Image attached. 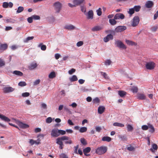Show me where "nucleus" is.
Listing matches in <instances>:
<instances>
[{
    "label": "nucleus",
    "mask_w": 158,
    "mask_h": 158,
    "mask_svg": "<svg viewBox=\"0 0 158 158\" xmlns=\"http://www.w3.org/2000/svg\"><path fill=\"white\" fill-rule=\"evenodd\" d=\"M107 151V148L105 146H101L98 147L95 151V153L99 155H101L104 154Z\"/></svg>",
    "instance_id": "obj_1"
},
{
    "label": "nucleus",
    "mask_w": 158,
    "mask_h": 158,
    "mask_svg": "<svg viewBox=\"0 0 158 158\" xmlns=\"http://www.w3.org/2000/svg\"><path fill=\"white\" fill-rule=\"evenodd\" d=\"M115 44L116 46L120 48L125 49L127 48V47L120 40H116Z\"/></svg>",
    "instance_id": "obj_2"
},
{
    "label": "nucleus",
    "mask_w": 158,
    "mask_h": 158,
    "mask_svg": "<svg viewBox=\"0 0 158 158\" xmlns=\"http://www.w3.org/2000/svg\"><path fill=\"white\" fill-rule=\"evenodd\" d=\"M139 18L138 16H135L132 19L131 25L133 27H135L137 26L139 23Z\"/></svg>",
    "instance_id": "obj_3"
},
{
    "label": "nucleus",
    "mask_w": 158,
    "mask_h": 158,
    "mask_svg": "<svg viewBox=\"0 0 158 158\" xmlns=\"http://www.w3.org/2000/svg\"><path fill=\"white\" fill-rule=\"evenodd\" d=\"M155 66V63L153 62L152 61H150L147 62L145 65L146 69L149 70H152L153 69Z\"/></svg>",
    "instance_id": "obj_4"
},
{
    "label": "nucleus",
    "mask_w": 158,
    "mask_h": 158,
    "mask_svg": "<svg viewBox=\"0 0 158 158\" xmlns=\"http://www.w3.org/2000/svg\"><path fill=\"white\" fill-rule=\"evenodd\" d=\"M53 5L56 11L58 13L59 12L62 6L61 3L58 2L54 3Z\"/></svg>",
    "instance_id": "obj_5"
},
{
    "label": "nucleus",
    "mask_w": 158,
    "mask_h": 158,
    "mask_svg": "<svg viewBox=\"0 0 158 158\" xmlns=\"http://www.w3.org/2000/svg\"><path fill=\"white\" fill-rule=\"evenodd\" d=\"M127 29V27L124 26H119L115 28V31L116 33L121 32Z\"/></svg>",
    "instance_id": "obj_6"
},
{
    "label": "nucleus",
    "mask_w": 158,
    "mask_h": 158,
    "mask_svg": "<svg viewBox=\"0 0 158 158\" xmlns=\"http://www.w3.org/2000/svg\"><path fill=\"white\" fill-rule=\"evenodd\" d=\"M16 123L20 127L22 128L26 129L29 127V126L28 125L24 123L19 121H17Z\"/></svg>",
    "instance_id": "obj_7"
},
{
    "label": "nucleus",
    "mask_w": 158,
    "mask_h": 158,
    "mask_svg": "<svg viewBox=\"0 0 158 158\" xmlns=\"http://www.w3.org/2000/svg\"><path fill=\"white\" fill-rule=\"evenodd\" d=\"M124 18V15L123 14L121 13H117L114 16V19L116 20L119 19H123Z\"/></svg>",
    "instance_id": "obj_8"
},
{
    "label": "nucleus",
    "mask_w": 158,
    "mask_h": 158,
    "mask_svg": "<svg viewBox=\"0 0 158 158\" xmlns=\"http://www.w3.org/2000/svg\"><path fill=\"white\" fill-rule=\"evenodd\" d=\"M15 90V89L11 87H5L3 89V91L4 93H9L12 92Z\"/></svg>",
    "instance_id": "obj_9"
},
{
    "label": "nucleus",
    "mask_w": 158,
    "mask_h": 158,
    "mask_svg": "<svg viewBox=\"0 0 158 158\" xmlns=\"http://www.w3.org/2000/svg\"><path fill=\"white\" fill-rule=\"evenodd\" d=\"M52 136L56 137L59 136V134L58 132V129H54L52 130L51 133Z\"/></svg>",
    "instance_id": "obj_10"
},
{
    "label": "nucleus",
    "mask_w": 158,
    "mask_h": 158,
    "mask_svg": "<svg viewBox=\"0 0 158 158\" xmlns=\"http://www.w3.org/2000/svg\"><path fill=\"white\" fill-rule=\"evenodd\" d=\"M113 39V36L111 34L108 35L106 37H104L103 40L105 42H107L109 41L110 40H112Z\"/></svg>",
    "instance_id": "obj_11"
},
{
    "label": "nucleus",
    "mask_w": 158,
    "mask_h": 158,
    "mask_svg": "<svg viewBox=\"0 0 158 158\" xmlns=\"http://www.w3.org/2000/svg\"><path fill=\"white\" fill-rule=\"evenodd\" d=\"M64 28L68 30H72L75 29L76 27L73 25L69 24L65 25Z\"/></svg>",
    "instance_id": "obj_12"
},
{
    "label": "nucleus",
    "mask_w": 158,
    "mask_h": 158,
    "mask_svg": "<svg viewBox=\"0 0 158 158\" xmlns=\"http://www.w3.org/2000/svg\"><path fill=\"white\" fill-rule=\"evenodd\" d=\"M37 64L36 63H31L28 66V68L30 70H32L35 69L37 66Z\"/></svg>",
    "instance_id": "obj_13"
},
{
    "label": "nucleus",
    "mask_w": 158,
    "mask_h": 158,
    "mask_svg": "<svg viewBox=\"0 0 158 158\" xmlns=\"http://www.w3.org/2000/svg\"><path fill=\"white\" fill-rule=\"evenodd\" d=\"M93 12L92 10H89L87 15V18L88 19H92L93 18Z\"/></svg>",
    "instance_id": "obj_14"
},
{
    "label": "nucleus",
    "mask_w": 158,
    "mask_h": 158,
    "mask_svg": "<svg viewBox=\"0 0 158 158\" xmlns=\"http://www.w3.org/2000/svg\"><path fill=\"white\" fill-rule=\"evenodd\" d=\"M137 98L139 99L143 100L145 99L146 97L143 94L139 93L137 94Z\"/></svg>",
    "instance_id": "obj_15"
},
{
    "label": "nucleus",
    "mask_w": 158,
    "mask_h": 158,
    "mask_svg": "<svg viewBox=\"0 0 158 158\" xmlns=\"http://www.w3.org/2000/svg\"><path fill=\"white\" fill-rule=\"evenodd\" d=\"M153 5V2L150 1H149L147 2L145 4L146 7L148 8H151Z\"/></svg>",
    "instance_id": "obj_16"
},
{
    "label": "nucleus",
    "mask_w": 158,
    "mask_h": 158,
    "mask_svg": "<svg viewBox=\"0 0 158 158\" xmlns=\"http://www.w3.org/2000/svg\"><path fill=\"white\" fill-rule=\"evenodd\" d=\"M8 48V45L6 44H0V50L3 51L6 50Z\"/></svg>",
    "instance_id": "obj_17"
},
{
    "label": "nucleus",
    "mask_w": 158,
    "mask_h": 158,
    "mask_svg": "<svg viewBox=\"0 0 158 158\" xmlns=\"http://www.w3.org/2000/svg\"><path fill=\"white\" fill-rule=\"evenodd\" d=\"M0 118L2 120L7 122L10 121V119L8 117L0 114Z\"/></svg>",
    "instance_id": "obj_18"
},
{
    "label": "nucleus",
    "mask_w": 158,
    "mask_h": 158,
    "mask_svg": "<svg viewBox=\"0 0 158 158\" xmlns=\"http://www.w3.org/2000/svg\"><path fill=\"white\" fill-rule=\"evenodd\" d=\"M105 108L103 106H100L98 107V113L100 114L103 113L105 110Z\"/></svg>",
    "instance_id": "obj_19"
},
{
    "label": "nucleus",
    "mask_w": 158,
    "mask_h": 158,
    "mask_svg": "<svg viewBox=\"0 0 158 158\" xmlns=\"http://www.w3.org/2000/svg\"><path fill=\"white\" fill-rule=\"evenodd\" d=\"M158 148L157 145L155 143L152 145V148H151L150 150L153 153L155 152V151L157 150Z\"/></svg>",
    "instance_id": "obj_20"
},
{
    "label": "nucleus",
    "mask_w": 158,
    "mask_h": 158,
    "mask_svg": "<svg viewBox=\"0 0 158 158\" xmlns=\"http://www.w3.org/2000/svg\"><path fill=\"white\" fill-rule=\"evenodd\" d=\"M126 44H127L128 45H131V46H136L137 45V43L132 41L130 40H126Z\"/></svg>",
    "instance_id": "obj_21"
},
{
    "label": "nucleus",
    "mask_w": 158,
    "mask_h": 158,
    "mask_svg": "<svg viewBox=\"0 0 158 158\" xmlns=\"http://www.w3.org/2000/svg\"><path fill=\"white\" fill-rule=\"evenodd\" d=\"M84 0H73V2L77 6H78L82 3Z\"/></svg>",
    "instance_id": "obj_22"
},
{
    "label": "nucleus",
    "mask_w": 158,
    "mask_h": 158,
    "mask_svg": "<svg viewBox=\"0 0 158 158\" xmlns=\"http://www.w3.org/2000/svg\"><path fill=\"white\" fill-rule=\"evenodd\" d=\"M102 28L99 26H95L92 29V31H97L101 30Z\"/></svg>",
    "instance_id": "obj_23"
},
{
    "label": "nucleus",
    "mask_w": 158,
    "mask_h": 158,
    "mask_svg": "<svg viewBox=\"0 0 158 158\" xmlns=\"http://www.w3.org/2000/svg\"><path fill=\"white\" fill-rule=\"evenodd\" d=\"M91 150V148L89 147H87L83 149V151L85 155L88 156V155H86V153L89 152Z\"/></svg>",
    "instance_id": "obj_24"
},
{
    "label": "nucleus",
    "mask_w": 158,
    "mask_h": 158,
    "mask_svg": "<svg viewBox=\"0 0 158 158\" xmlns=\"http://www.w3.org/2000/svg\"><path fill=\"white\" fill-rule=\"evenodd\" d=\"M118 95L121 97H123L127 94V93L123 91L120 90L118 92Z\"/></svg>",
    "instance_id": "obj_25"
},
{
    "label": "nucleus",
    "mask_w": 158,
    "mask_h": 158,
    "mask_svg": "<svg viewBox=\"0 0 158 158\" xmlns=\"http://www.w3.org/2000/svg\"><path fill=\"white\" fill-rule=\"evenodd\" d=\"M111 139L109 136H104L102 138V140L104 141L109 142L111 141Z\"/></svg>",
    "instance_id": "obj_26"
},
{
    "label": "nucleus",
    "mask_w": 158,
    "mask_h": 158,
    "mask_svg": "<svg viewBox=\"0 0 158 158\" xmlns=\"http://www.w3.org/2000/svg\"><path fill=\"white\" fill-rule=\"evenodd\" d=\"M114 18L113 19H110L109 20V22L111 25H114L117 23V21L115 20Z\"/></svg>",
    "instance_id": "obj_27"
},
{
    "label": "nucleus",
    "mask_w": 158,
    "mask_h": 158,
    "mask_svg": "<svg viewBox=\"0 0 158 158\" xmlns=\"http://www.w3.org/2000/svg\"><path fill=\"white\" fill-rule=\"evenodd\" d=\"M13 74L20 76H22L23 75V73L22 72L17 70L14 71Z\"/></svg>",
    "instance_id": "obj_28"
},
{
    "label": "nucleus",
    "mask_w": 158,
    "mask_h": 158,
    "mask_svg": "<svg viewBox=\"0 0 158 158\" xmlns=\"http://www.w3.org/2000/svg\"><path fill=\"white\" fill-rule=\"evenodd\" d=\"M78 80L77 77L75 75H74L72 77L69 78V80L71 82H73L77 81Z\"/></svg>",
    "instance_id": "obj_29"
},
{
    "label": "nucleus",
    "mask_w": 158,
    "mask_h": 158,
    "mask_svg": "<svg viewBox=\"0 0 158 158\" xmlns=\"http://www.w3.org/2000/svg\"><path fill=\"white\" fill-rule=\"evenodd\" d=\"M118 137L119 139L123 141L127 140V138L126 136L124 135H118Z\"/></svg>",
    "instance_id": "obj_30"
},
{
    "label": "nucleus",
    "mask_w": 158,
    "mask_h": 158,
    "mask_svg": "<svg viewBox=\"0 0 158 158\" xmlns=\"http://www.w3.org/2000/svg\"><path fill=\"white\" fill-rule=\"evenodd\" d=\"M113 125L114 126L119 127H124V125L123 124L117 122H115L113 123Z\"/></svg>",
    "instance_id": "obj_31"
},
{
    "label": "nucleus",
    "mask_w": 158,
    "mask_h": 158,
    "mask_svg": "<svg viewBox=\"0 0 158 158\" xmlns=\"http://www.w3.org/2000/svg\"><path fill=\"white\" fill-rule=\"evenodd\" d=\"M141 7L140 6L138 5V6H135L133 8L135 11L136 12H138L139 11L140 9H141Z\"/></svg>",
    "instance_id": "obj_32"
},
{
    "label": "nucleus",
    "mask_w": 158,
    "mask_h": 158,
    "mask_svg": "<svg viewBox=\"0 0 158 158\" xmlns=\"http://www.w3.org/2000/svg\"><path fill=\"white\" fill-rule=\"evenodd\" d=\"M48 77L51 79L55 77H56L55 73L54 72H51L49 75Z\"/></svg>",
    "instance_id": "obj_33"
},
{
    "label": "nucleus",
    "mask_w": 158,
    "mask_h": 158,
    "mask_svg": "<svg viewBox=\"0 0 158 158\" xmlns=\"http://www.w3.org/2000/svg\"><path fill=\"white\" fill-rule=\"evenodd\" d=\"M93 102L95 104H98L99 103L100 101L98 98H96L93 100Z\"/></svg>",
    "instance_id": "obj_34"
},
{
    "label": "nucleus",
    "mask_w": 158,
    "mask_h": 158,
    "mask_svg": "<svg viewBox=\"0 0 158 158\" xmlns=\"http://www.w3.org/2000/svg\"><path fill=\"white\" fill-rule=\"evenodd\" d=\"M128 13L130 16H131L132 15H133L135 13V11L133 8H131L129 9V10L127 11Z\"/></svg>",
    "instance_id": "obj_35"
},
{
    "label": "nucleus",
    "mask_w": 158,
    "mask_h": 158,
    "mask_svg": "<svg viewBox=\"0 0 158 158\" xmlns=\"http://www.w3.org/2000/svg\"><path fill=\"white\" fill-rule=\"evenodd\" d=\"M24 9L23 7L20 6L18 7L16 13H21L23 10Z\"/></svg>",
    "instance_id": "obj_36"
},
{
    "label": "nucleus",
    "mask_w": 158,
    "mask_h": 158,
    "mask_svg": "<svg viewBox=\"0 0 158 158\" xmlns=\"http://www.w3.org/2000/svg\"><path fill=\"white\" fill-rule=\"evenodd\" d=\"M87 128L85 127H82L79 129V131L81 133L85 132L86 131Z\"/></svg>",
    "instance_id": "obj_37"
},
{
    "label": "nucleus",
    "mask_w": 158,
    "mask_h": 158,
    "mask_svg": "<svg viewBox=\"0 0 158 158\" xmlns=\"http://www.w3.org/2000/svg\"><path fill=\"white\" fill-rule=\"evenodd\" d=\"M149 128L150 129L149 132L153 133L155 129L153 126L151 124H148Z\"/></svg>",
    "instance_id": "obj_38"
},
{
    "label": "nucleus",
    "mask_w": 158,
    "mask_h": 158,
    "mask_svg": "<svg viewBox=\"0 0 158 158\" xmlns=\"http://www.w3.org/2000/svg\"><path fill=\"white\" fill-rule=\"evenodd\" d=\"M80 141L83 145H85L87 143L86 140L84 138H81L80 139Z\"/></svg>",
    "instance_id": "obj_39"
},
{
    "label": "nucleus",
    "mask_w": 158,
    "mask_h": 158,
    "mask_svg": "<svg viewBox=\"0 0 158 158\" xmlns=\"http://www.w3.org/2000/svg\"><path fill=\"white\" fill-rule=\"evenodd\" d=\"M29 142L31 145H33L35 143L38 144L40 143L39 142L38 143H36V141H35L33 139H30Z\"/></svg>",
    "instance_id": "obj_40"
},
{
    "label": "nucleus",
    "mask_w": 158,
    "mask_h": 158,
    "mask_svg": "<svg viewBox=\"0 0 158 158\" xmlns=\"http://www.w3.org/2000/svg\"><path fill=\"white\" fill-rule=\"evenodd\" d=\"M26 85V83L24 81H20L18 83V85L21 87L24 86Z\"/></svg>",
    "instance_id": "obj_41"
},
{
    "label": "nucleus",
    "mask_w": 158,
    "mask_h": 158,
    "mask_svg": "<svg viewBox=\"0 0 158 158\" xmlns=\"http://www.w3.org/2000/svg\"><path fill=\"white\" fill-rule=\"evenodd\" d=\"M158 29V25L155 26L151 28V30L152 31L155 32Z\"/></svg>",
    "instance_id": "obj_42"
},
{
    "label": "nucleus",
    "mask_w": 158,
    "mask_h": 158,
    "mask_svg": "<svg viewBox=\"0 0 158 158\" xmlns=\"http://www.w3.org/2000/svg\"><path fill=\"white\" fill-rule=\"evenodd\" d=\"M15 20L14 19H6V22L7 23H14Z\"/></svg>",
    "instance_id": "obj_43"
},
{
    "label": "nucleus",
    "mask_w": 158,
    "mask_h": 158,
    "mask_svg": "<svg viewBox=\"0 0 158 158\" xmlns=\"http://www.w3.org/2000/svg\"><path fill=\"white\" fill-rule=\"evenodd\" d=\"M127 128L128 131H131L133 130V128L132 126L130 124L127 125Z\"/></svg>",
    "instance_id": "obj_44"
},
{
    "label": "nucleus",
    "mask_w": 158,
    "mask_h": 158,
    "mask_svg": "<svg viewBox=\"0 0 158 158\" xmlns=\"http://www.w3.org/2000/svg\"><path fill=\"white\" fill-rule=\"evenodd\" d=\"M96 12H97V15L98 16H100L102 15V12L101 8H99V9L96 10Z\"/></svg>",
    "instance_id": "obj_45"
},
{
    "label": "nucleus",
    "mask_w": 158,
    "mask_h": 158,
    "mask_svg": "<svg viewBox=\"0 0 158 158\" xmlns=\"http://www.w3.org/2000/svg\"><path fill=\"white\" fill-rule=\"evenodd\" d=\"M33 38L34 37L33 36L28 37L24 40V42L26 43L29 40H32Z\"/></svg>",
    "instance_id": "obj_46"
},
{
    "label": "nucleus",
    "mask_w": 158,
    "mask_h": 158,
    "mask_svg": "<svg viewBox=\"0 0 158 158\" xmlns=\"http://www.w3.org/2000/svg\"><path fill=\"white\" fill-rule=\"evenodd\" d=\"M56 143L59 145H61L60 144H63L62 141L60 140L59 138L57 139Z\"/></svg>",
    "instance_id": "obj_47"
},
{
    "label": "nucleus",
    "mask_w": 158,
    "mask_h": 158,
    "mask_svg": "<svg viewBox=\"0 0 158 158\" xmlns=\"http://www.w3.org/2000/svg\"><path fill=\"white\" fill-rule=\"evenodd\" d=\"M58 132L59 134V135L60 134L62 135H64L66 133V131H65L62 130H58Z\"/></svg>",
    "instance_id": "obj_48"
},
{
    "label": "nucleus",
    "mask_w": 158,
    "mask_h": 158,
    "mask_svg": "<svg viewBox=\"0 0 158 158\" xmlns=\"http://www.w3.org/2000/svg\"><path fill=\"white\" fill-rule=\"evenodd\" d=\"M100 73L102 75L104 78L105 79H108V77L107 76V75L105 73H103L102 72H101Z\"/></svg>",
    "instance_id": "obj_49"
},
{
    "label": "nucleus",
    "mask_w": 158,
    "mask_h": 158,
    "mask_svg": "<svg viewBox=\"0 0 158 158\" xmlns=\"http://www.w3.org/2000/svg\"><path fill=\"white\" fill-rule=\"evenodd\" d=\"M59 138L62 141L68 140L69 139V137H68L65 136L59 137Z\"/></svg>",
    "instance_id": "obj_50"
},
{
    "label": "nucleus",
    "mask_w": 158,
    "mask_h": 158,
    "mask_svg": "<svg viewBox=\"0 0 158 158\" xmlns=\"http://www.w3.org/2000/svg\"><path fill=\"white\" fill-rule=\"evenodd\" d=\"M2 6L4 8H7L9 7L8 3L7 2H5L3 3Z\"/></svg>",
    "instance_id": "obj_51"
},
{
    "label": "nucleus",
    "mask_w": 158,
    "mask_h": 158,
    "mask_svg": "<svg viewBox=\"0 0 158 158\" xmlns=\"http://www.w3.org/2000/svg\"><path fill=\"white\" fill-rule=\"evenodd\" d=\"M60 158H68V157L65 154L61 153L60 155Z\"/></svg>",
    "instance_id": "obj_52"
},
{
    "label": "nucleus",
    "mask_w": 158,
    "mask_h": 158,
    "mask_svg": "<svg viewBox=\"0 0 158 158\" xmlns=\"http://www.w3.org/2000/svg\"><path fill=\"white\" fill-rule=\"evenodd\" d=\"M131 90L133 93H137L138 90V89L136 87H134L132 88Z\"/></svg>",
    "instance_id": "obj_53"
},
{
    "label": "nucleus",
    "mask_w": 158,
    "mask_h": 158,
    "mask_svg": "<svg viewBox=\"0 0 158 158\" xmlns=\"http://www.w3.org/2000/svg\"><path fill=\"white\" fill-rule=\"evenodd\" d=\"M46 122L47 123H50L52 121V118L49 117L46 120Z\"/></svg>",
    "instance_id": "obj_54"
},
{
    "label": "nucleus",
    "mask_w": 158,
    "mask_h": 158,
    "mask_svg": "<svg viewBox=\"0 0 158 158\" xmlns=\"http://www.w3.org/2000/svg\"><path fill=\"white\" fill-rule=\"evenodd\" d=\"M32 18L35 20H39L40 19V16L37 15H32Z\"/></svg>",
    "instance_id": "obj_55"
},
{
    "label": "nucleus",
    "mask_w": 158,
    "mask_h": 158,
    "mask_svg": "<svg viewBox=\"0 0 158 158\" xmlns=\"http://www.w3.org/2000/svg\"><path fill=\"white\" fill-rule=\"evenodd\" d=\"M149 128V126L144 125L142 126V128L143 130H147Z\"/></svg>",
    "instance_id": "obj_56"
},
{
    "label": "nucleus",
    "mask_w": 158,
    "mask_h": 158,
    "mask_svg": "<svg viewBox=\"0 0 158 158\" xmlns=\"http://www.w3.org/2000/svg\"><path fill=\"white\" fill-rule=\"evenodd\" d=\"M5 65V62L2 59H0V67H1Z\"/></svg>",
    "instance_id": "obj_57"
},
{
    "label": "nucleus",
    "mask_w": 158,
    "mask_h": 158,
    "mask_svg": "<svg viewBox=\"0 0 158 158\" xmlns=\"http://www.w3.org/2000/svg\"><path fill=\"white\" fill-rule=\"evenodd\" d=\"M33 18H32V16L31 17H28L27 18V21L29 23H31L33 22Z\"/></svg>",
    "instance_id": "obj_58"
},
{
    "label": "nucleus",
    "mask_w": 158,
    "mask_h": 158,
    "mask_svg": "<svg viewBox=\"0 0 158 158\" xmlns=\"http://www.w3.org/2000/svg\"><path fill=\"white\" fill-rule=\"evenodd\" d=\"M127 149L130 151H132L135 150V148L132 146L128 147L127 148Z\"/></svg>",
    "instance_id": "obj_59"
},
{
    "label": "nucleus",
    "mask_w": 158,
    "mask_h": 158,
    "mask_svg": "<svg viewBox=\"0 0 158 158\" xmlns=\"http://www.w3.org/2000/svg\"><path fill=\"white\" fill-rule=\"evenodd\" d=\"M30 95L29 93L25 92L23 93L22 94V96L23 97H27Z\"/></svg>",
    "instance_id": "obj_60"
},
{
    "label": "nucleus",
    "mask_w": 158,
    "mask_h": 158,
    "mask_svg": "<svg viewBox=\"0 0 158 158\" xmlns=\"http://www.w3.org/2000/svg\"><path fill=\"white\" fill-rule=\"evenodd\" d=\"M111 61L110 60H107L105 62V64L106 65H109L111 63Z\"/></svg>",
    "instance_id": "obj_61"
},
{
    "label": "nucleus",
    "mask_w": 158,
    "mask_h": 158,
    "mask_svg": "<svg viewBox=\"0 0 158 158\" xmlns=\"http://www.w3.org/2000/svg\"><path fill=\"white\" fill-rule=\"evenodd\" d=\"M83 44V42L82 41H80L77 44V47H80L82 46Z\"/></svg>",
    "instance_id": "obj_62"
},
{
    "label": "nucleus",
    "mask_w": 158,
    "mask_h": 158,
    "mask_svg": "<svg viewBox=\"0 0 158 158\" xmlns=\"http://www.w3.org/2000/svg\"><path fill=\"white\" fill-rule=\"evenodd\" d=\"M95 129H96V131L97 132H99L101 131L102 130V128L101 127L96 126L95 127Z\"/></svg>",
    "instance_id": "obj_63"
},
{
    "label": "nucleus",
    "mask_w": 158,
    "mask_h": 158,
    "mask_svg": "<svg viewBox=\"0 0 158 158\" xmlns=\"http://www.w3.org/2000/svg\"><path fill=\"white\" fill-rule=\"evenodd\" d=\"M75 69H72L69 71V73L70 74H72L75 72Z\"/></svg>",
    "instance_id": "obj_64"
}]
</instances>
